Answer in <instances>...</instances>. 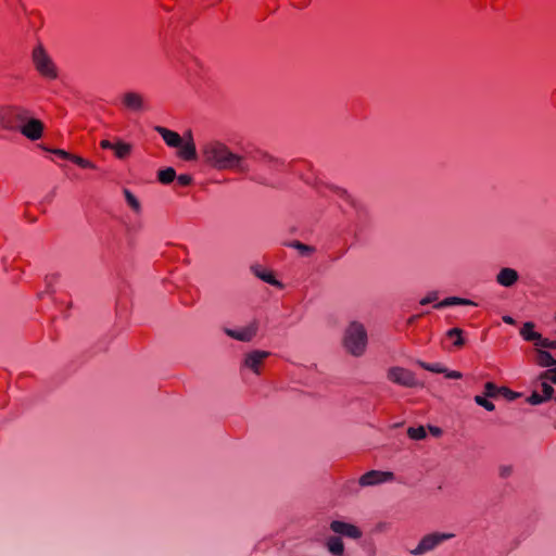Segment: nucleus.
I'll use <instances>...</instances> for the list:
<instances>
[{"mask_svg":"<svg viewBox=\"0 0 556 556\" xmlns=\"http://www.w3.org/2000/svg\"><path fill=\"white\" fill-rule=\"evenodd\" d=\"M201 155L205 164L216 169L245 170L243 157L232 153L224 142L217 140L206 142L201 149Z\"/></svg>","mask_w":556,"mask_h":556,"instance_id":"f257e3e1","label":"nucleus"},{"mask_svg":"<svg viewBox=\"0 0 556 556\" xmlns=\"http://www.w3.org/2000/svg\"><path fill=\"white\" fill-rule=\"evenodd\" d=\"M343 345L354 356L364 354L367 346V332L359 323H352L345 330Z\"/></svg>","mask_w":556,"mask_h":556,"instance_id":"f03ea898","label":"nucleus"},{"mask_svg":"<svg viewBox=\"0 0 556 556\" xmlns=\"http://www.w3.org/2000/svg\"><path fill=\"white\" fill-rule=\"evenodd\" d=\"M31 61L35 70L41 77L49 80L58 78V66L41 45H37L33 49Z\"/></svg>","mask_w":556,"mask_h":556,"instance_id":"7ed1b4c3","label":"nucleus"},{"mask_svg":"<svg viewBox=\"0 0 556 556\" xmlns=\"http://www.w3.org/2000/svg\"><path fill=\"white\" fill-rule=\"evenodd\" d=\"M31 116L30 111L22 106H1L0 127L9 130H18Z\"/></svg>","mask_w":556,"mask_h":556,"instance_id":"20e7f679","label":"nucleus"},{"mask_svg":"<svg viewBox=\"0 0 556 556\" xmlns=\"http://www.w3.org/2000/svg\"><path fill=\"white\" fill-rule=\"evenodd\" d=\"M387 377L390 381L393 383L412 388L417 386V379L415 377V374L406 368L403 367H391L388 370Z\"/></svg>","mask_w":556,"mask_h":556,"instance_id":"39448f33","label":"nucleus"},{"mask_svg":"<svg viewBox=\"0 0 556 556\" xmlns=\"http://www.w3.org/2000/svg\"><path fill=\"white\" fill-rule=\"evenodd\" d=\"M122 105L131 112H143L149 109L143 94L136 91H127L121 96Z\"/></svg>","mask_w":556,"mask_h":556,"instance_id":"423d86ee","label":"nucleus"},{"mask_svg":"<svg viewBox=\"0 0 556 556\" xmlns=\"http://www.w3.org/2000/svg\"><path fill=\"white\" fill-rule=\"evenodd\" d=\"M454 534H444V533H431L421 539L418 546L412 552L415 555L424 554L428 551L434 548L438 544L443 542L444 540L453 538Z\"/></svg>","mask_w":556,"mask_h":556,"instance_id":"0eeeda50","label":"nucleus"},{"mask_svg":"<svg viewBox=\"0 0 556 556\" xmlns=\"http://www.w3.org/2000/svg\"><path fill=\"white\" fill-rule=\"evenodd\" d=\"M394 480V473L390 471L370 470L359 478L362 486L376 485Z\"/></svg>","mask_w":556,"mask_h":556,"instance_id":"6e6552de","label":"nucleus"},{"mask_svg":"<svg viewBox=\"0 0 556 556\" xmlns=\"http://www.w3.org/2000/svg\"><path fill=\"white\" fill-rule=\"evenodd\" d=\"M43 128V123L31 116L20 127L18 131L27 139L35 141L42 137Z\"/></svg>","mask_w":556,"mask_h":556,"instance_id":"1a4fd4ad","label":"nucleus"},{"mask_svg":"<svg viewBox=\"0 0 556 556\" xmlns=\"http://www.w3.org/2000/svg\"><path fill=\"white\" fill-rule=\"evenodd\" d=\"M551 383L556 384V368L545 370L539 378L540 392L546 400L552 399L554 393Z\"/></svg>","mask_w":556,"mask_h":556,"instance_id":"9d476101","label":"nucleus"},{"mask_svg":"<svg viewBox=\"0 0 556 556\" xmlns=\"http://www.w3.org/2000/svg\"><path fill=\"white\" fill-rule=\"evenodd\" d=\"M330 529L334 533L350 538V539L356 540L363 535V532L358 527L348 523V522L339 521V520H333L330 523Z\"/></svg>","mask_w":556,"mask_h":556,"instance_id":"9b49d317","label":"nucleus"},{"mask_svg":"<svg viewBox=\"0 0 556 556\" xmlns=\"http://www.w3.org/2000/svg\"><path fill=\"white\" fill-rule=\"evenodd\" d=\"M178 149V156L185 161H194L197 159L195 143L191 131L184 135L182 143Z\"/></svg>","mask_w":556,"mask_h":556,"instance_id":"f8f14e48","label":"nucleus"},{"mask_svg":"<svg viewBox=\"0 0 556 556\" xmlns=\"http://www.w3.org/2000/svg\"><path fill=\"white\" fill-rule=\"evenodd\" d=\"M269 356V352L252 351L248 353L243 361V366L251 369L256 375L261 374V367L264 361Z\"/></svg>","mask_w":556,"mask_h":556,"instance_id":"ddd939ff","label":"nucleus"},{"mask_svg":"<svg viewBox=\"0 0 556 556\" xmlns=\"http://www.w3.org/2000/svg\"><path fill=\"white\" fill-rule=\"evenodd\" d=\"M154 129L162 136L167 146L177 148L182 143L184 137H181L179 134L162 126H156Z\"/></svg>","mask_w":556,"mask_h":556,"instance_id":"4468645a","label":"nucleus"},{"mask_svg":"<svg viewBox=\"0 0 556 556\" xmlns=\"http://www.w3.org/2000/svg\"><path fill=\"white\" fill-rule=\"evenodd\" d=\"M254 159L260 162L261 164H264L266 166H268L269 168H274V169H279L283 166V162L280 161L279 159H276L271 155H269L268 153L266 152H263V151H257L255 154H254Z\"/></svg>","mask_w":556,"mask_h":556,"instance_id":"2eb2a0df","label":"nucleus"},{"mask_svg":"<svg viewBox=\"0 0 556 556\" xmlns=\"http://www.w3.org/2000/svg\"><path fill=\"white\" fill-rule=\"evenodd\" d=\"M518 279V274L515 269L503 268L497 275V282L505 287L513 286Z\"/></svg>","mask_w":556,"mask_h":556,"instance_id":"dca6fc26","label":"nucleus"},{"mask_svg":"<svg viewBox=\"0 0 556 556\" xmlns=\"http://www.w3.org/2000/svg\"><path fill=\"white\" fill-rule=\"evenodd\" d=\"M256 333V326L252 325L242 330H227V334L240 341H251Z\"/></svg>","mask_w":556,"mask_h":556,"instance_id":"f3484780","label":"nucleus"},{"mask_svg":"<svg viewBox=\"0 0 556 556\" xmlns=\"http://www.w3.org/2000/svg\"><path fill=\"white\" fill-rule=\"evenodd\" d=\"M326 546L333 556H342L344 553V544L339 536H330Z\"/></svg>","mask_w":556,"mask_h":556,"instance_id":"a211bd4d","label":"nucleus"},{"mask_svg":"<svg viewBox=\"0 0 556 556\" xmlns=\"http://www.w3.org/2000/svg\"><path fill=\"white\" fill-rule=\"evenodd\" d=\"M463 333L464 331L460 328H452L445 336L447 339L452 340V344L455 349H462L465 345Z\"/></svg>","mask_w":556,"mask_h":556,"instance_id":"6ab92c4d","label":"nucleus"},{"mask_svg":"<svg viewBox=\"0 0 556 556\" xmlns=\"http://www.w3.org/2000/svg\"><path fill=\"white\" fill-rule=\"evenodd\" d=\"M520 334L526 341H533L534 343L540 339V333L534 331V324L531 321L523 324Z\"/></svg>","mask_w":556,"mask_h":556,"instance_id":"aec40b11","label":"nucleus"},{"mask_svg":"<svg viewBox=\"0 0 556 556\" xmlns=\"http://www.w3.org/2000/svg\"><path fill=\"white\" fill-rule=\"evenodd\" d=\"M115 156L123 160L126 159L131 152V146L126 142L118 141L113 149Z\"/></svg>","mask_w":556,"mask_h":556,"instance_id":"412c9836","label":"nucleus"},{"mask_svg":"<svg viewBox=\"0 0 556 556\" xmlns=\"http://www.w3.org/2000/svg\"><path fill=\"white\" fill-rule=\"evenodd\" d=\"M536 363L542 367H552L556 365V359L545 351H539Z\"/></svg>","mask_w":556,"mask_h":556,"instance_id":"4be33fe9","label":"nucleus"},{"mask_svg":"<svg viewBox=\"0 0 556 556\" xmlns=\"http://www.w3.org/2000/svg\"><path fill=\"white\" fill-rule=\"evenodd\" d=\"M157 177L162 184L167 185L174 181V179L176 178V172L174 168L167 167L165 169L160 170Z\"/></svg>","mask_w":556,"mask_h":556,"instance_id":"5701e85b","label":"nucleus"},{"mask_svg":"<svg viewBox=\"0 0 556 556\" xmlns=\"http://www.w3.org/2000/svg\"><path fill=\"white\" fill-rule=\"evenodd\" d=\"M71 161L81 168L96 169L97 166L87 159L73 154Z\"/></svg>","mask_w":556,"mask_h":556,"instance_id":"b1692460","label":"nucleus"},{"mask_svg":"<svg viewBox=\"0 0 556 556\" xmlns=\"http://www.w3.org/2000/svg\"><path fill=\"white\" fill-rule=\"evenodd\" d=\"M501 388L502 387H497L495 383L493 382H486L484 384V395L486 397H496L500 395L501 393Z\"/></svg>","mask_w":556,"mask_h":556,"instance_id":"393cba45","label":"nucleus"},{"mask_svg":"<svg viewBox=\"0 0 556 556\" xmlns=\"http://www.w3.org/2000/svg\"><path fill=\"white\" fill-rule=\"evenodd\" d=\"M124 194H125L127 204L135 212H137V213L140 212V203H139L138 199L127 189L124 191Z\"/></svg>","mask_w":556,"mask_h":556,"instance_id":"a878e982","label":"nucleus"},{"mask_svg":"<svg viewBox=\"0 0 556 556\" xmlns=\"http://www.w3.org/2000/svg\"><path fill=\"white\" fill-rule=\"evenodd\" d=\"M407 434L413 440H421L426 437V430L424 427H417V428L410 427L407 430Z\"/></svg>","mask_w":556,"mask_h":556,"instance_id":"bb28decb","label":"nucleus"},{"mask_svg":"<svg viewBox=\"0 0 556 556\" xmlns=\"http://www.w3.org/2000/svg\"><path fill=\"white\" fill-rule=\"evenodd\" d=\"M257 277H260L262 280L270 283V285H278V281L275 279L274 275L266 270H258L257 268L254 269Z\"/></svg>","mask_w":556,"mask_h":556,"instance_id":"cd10ccee","label":"nucleus"},{"mask_svg":"<svg viewBox=\"0 0 556 556\" xmlns=\"http://www.w3.org/2000/svg\"><path fill=\"white\" fill-rule=\"evenodd\" d=\"M418 365L429 371L443 374L446 371V368L442 367L440 364H428L425 362H418Z\"/></svg>","mask_w":556,"mask_h":556,"instance_id":"c85d7f7f","label":"nucleus"},{"mask_svg":"<svg viewBox=\"0 0 556 556\" xmlns=\"http://www.w3.org/2000/svg\"><path fill=\"white\" fill-rule=\"evenodd\" d=\"M475 402H476L478 405H480V406L484 407L486 410H490V412L494 410V408H495V407H494V404H493L492 402H490L489 400H486V396H485V395H484V396H482V395H476V396H475Z\"/></svg>","mask_w":556,"mask_h":556,"instance_id":"c756f323","label":"nucleus"},{"mask_svg":"<svg viewBox=\"0 0 556 556\" xmlns=\"http://www.w3.org/2000/svg\"><path fill=\"white\" fill-rule=\"evenodd\" d=\"M535 345L544 349H556V341L542 338L540 334V339L536 340Z\"/></svg>","mask_w":556,"mask_h":556,"instance_id":"7c9ffc66","label":"nucleus"},{"mask_svg":"<svg viewBox=\"0 0 556 556\" xmlns=\"http://www.w3.org/2000/svg\"><path fill=\"white\" fill-rule=\"evenodd\" d=\"M290 245L298 249L302 254H311L314 252L313 247L301 243L300 241H293Z\"/></svg>","mask_w":556,"mask_h":556,"instance_id":"2f4dec72","label":"nucleus"},{"mask_svg":"<svg viewBox=\"0 0 556 556\" xmlns=\"http://www.w3.org/2000/svg\"><path fill=\"white\" fill-rule=\"evenodd\" d=\"M460 303L462 304H468L469 301L460 300L458 298H450V299H446L443 302L437 304L435 307H443V306H447V305H451V304H460Z\"/></svg>","mask_w":556,"mask_h":556,"instance_id":"473e14b6","label":"nucleus"},{"mask_svg":"<svg viewBox=\"0 0 556 556\" xmlns=\"http://www.w3.org/2000/svg\"><path fill=\"white\" fill-rule=\"evenodd\" d=\"M192 178L190 175L184 174L179 175L176 179V185L179 187H187L191 184Z\"/></svg>","mask_w":556,"mask_h":556,"instance_id":"72a5a7b5","label":"nucleus"},{"mask_svg":"<svg viewBox=\"0 0 556 556\" xmlns=\"http://www.w3.org/2000/svg\"><path fill=\"white\" fill-rule=\"evenodd\" d=\"M500 395H502L503 397L510 400V401L518 397V394L516 392L511 391L510 389H508L506 387L501 388Z\"/></svg>","mask_w":556,"mask_h":556,"instance_id":"f704fd0d","label":"nucleus"},{"mask_svg":"<svg viewBox=\"0 0 556 556\" xmlns=\"http://www.w3.org/2000/svg\"><path fill=\"white\" fill-rule=\"evenodd\" d=\"M543 401H546V399L543 397V395L541 394V392L539 390H535L529 397V402L531 404H539V403H542Z\"/></svg>","mask_w":556,"mask_h":556,"instance_id":"c9c22d12","label":"nucleus"},{"mask_svg":"<svg viewBox=\"0 0 556 556\" xmlns=\"http://www.w3.org/2000/svg\"><path fill=\"white\" fill-rule=\"evenodd\" d=\"M53 153H54L56 156L61 157V159L70 160V161H71V159H72V156H73V154H71V153H68V152H66V151H64V150H61V149H55V150H53Z\"/></svg>","mask_w":556,"mask_h":556,"instance_id":"e433bc0d","label":"nucleus"},{"mask_svg":"<svg viewBox=\"0 0 556 556\" xmlns=\"http://www.w3.org/2000/svg\"><path fill=\"white\" fill-rule=\"evenodd\" d=\"M443 374L448 379H460L463 377L462 372L456 371V370H448V369H446V371L443 372Z\"/></svg>","mask_w":556,"mask_h":556,"instance_id":"4c0bfd02","label":"nucleus"},{"mask_svg":"<svg viewBox=\"0 0 556 556\" xmlns=\"http://www.w3.org/2000/svg\"><path fill=\"white\" fill-rule=\"evenodd\" d=\"M511 472H513V468H511V466H502V467L500 468V475H501V477H503V478H507V477H509V476L511 475Z\"/></svg>","mask_w":556,"mask_h":556,"instance_id":"58836bf2","label":"nucleus"},{"mask_svg":"<svg viewBox=\"0 0 556 556\" xmlns=\"http://www.w3.org/2000/svg\"><path fill=\"white\" fill-rule=\"evenodd\" d=\"M114 146H115V143H112V142H111V141H109V140H101V142H100V147H101L102 149H111V150H113V149H114Z\"/></svg>","mask_w":556,"mask_h":556,"instance_id":"ea45409f","label":"nucleus"},{"mask_svg":"<svg viewBox=\"0 0 556 556\" xmlns=\"http://www.w3.org/2000/svg\"><path fill=\"white\" fill-rule=\"evenodd\" d=\"M503 321H504L505 324H508V325H515V320H514V318H513V317H510V316H507V315H506V316H503Z\"/></svg>","mask_w":556,"mask_h":556,"instance_id":"a19ab883","label":"nucleus"},{"mask_svg":"<svg viewBox=\"0 0 556 556\" xmlns=\"http://www.w3.org/2000/svg\"><path fill=\"white\" fill-rule=\"evenodd\" d=\"M435 298H430V296H427V298H424L421 301H420V304L421 305H426L428 303H430L431 301H433Z\"/></svg>","mask_w":556,"mask_h":556,"instance_id":"79ce46f5","label":"nucleus"},{"mask_svg":"<svg viewBox=\"0 0 556 556\" xmlns=\"http://www.w3.org/2000/svg\"><path fill=\"white\" fill-rule=\"evenodd\" d=\"M432 432L435 434V435H439L441 433V430L435 428V429H432Z\"/></svg>","mask_w":556,"mask_h":556,"instance_id":"37998d69","label":"nucleus"}]
</instances>
